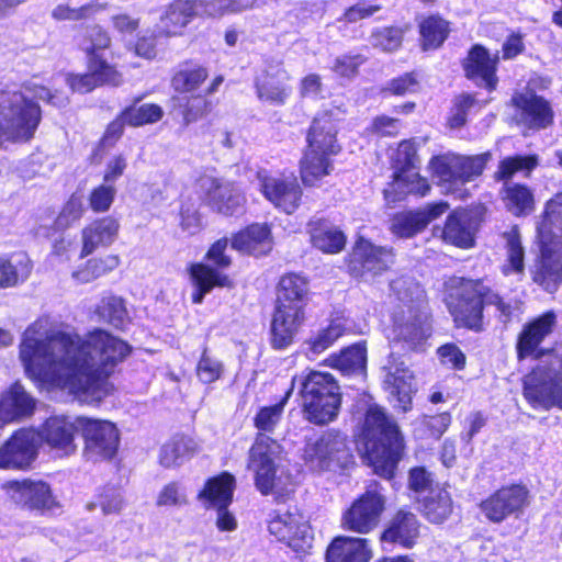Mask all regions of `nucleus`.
<instances>
[{"label":"nucleus","mask_w":562,"mask_h":562,"mask_svg":"<svg viewBox=\"0 0 562 562\" xmlns=\"http://www.w3.org/2000/svg\"><path fill=\"white\" fill-rule=\"evenodd\" d=\"M120 262L114 254L92 257L72 272V278L79 283H89L115 270Z\"/></svg>","instance_id":"obj_49"},{"label":"nucleus","mask_w":562,"mask_h":562,"mask_svg":"<svg viewBox=\"0 0 562 562\" xmlns=\"http://www.w3.org/2000/svg\"><path fill=\"white\" fill-rule=\"evenodd\" d=\"M1 490L16 508L45 515L59 507L50 485L30 477L4 481Z\"/></svg>","instance_id":"obj_14"},{"label":"nucleus","mask_w":562,"mask_h":562,"mask_svg":"<svg viewBox=\"0 0 562 562\" xmlns=\"http://www.w3.org/2000/svg\"><path fill=\"white\" fill-rule=\"evenodd\" d=\"M308 305L274 300L269 328V345L272 349L284 350L293 345L308 319Z\"/></svg>","instance_id":"obj_16"},{"label":"nucleus","mask_w":562,"mask_h":562,"mask_svg":"<svg viewBox=\"0 0 562 562\" xmlns=\"http://www.w3.org/2000/svg\"><path fill=\"white\" fill-rule=\"evenodd\" d=\"M291 396L292 387H289L276 404L260 407L254 417V426L262 432H272L280 422L284 406Z\"/></svg>","instance_id":"obj_57"},{"label":"nucleus","mask_w":562,"mask_h":562,"mask_svg":"<svg viewBox=\"0 0 562 562\" xmlns=\"http://www.w3.org/2000/svg\"><path fill=\"white\" fill-rule=\"evenodd\" d=\"M258 179L259 192L279 212L292 215L302 205L304 191L293 172L280 176L263 175Z\"/></svg>","instance_id":"obj_23"},{"label":"nucleus","mask_w":562,"mask_h":562,"mask_svg":"<svg viewBox=\"0 0 562 562\" xmlns=\"http://www.w3.org/2000/svg\"><path fill=\"white\" fill-rule=\"evenodd\" d=\"M453 513V499L446 488H439L435 494H430L422 501V515L434 525H441Z\"/></svg>","instance_id":"obj_48"},{"label":"nucleus","mask_w":562,"mask_h":562,"mask_svg":"<svg viewBox=\"0 0 562 562\" xmlns=\"http://www.w3.org/2000/svg\"><path fill=\"white\" fill-rule=\"evenodd\" d=\"M210 77L209 68L193 59L183 60L170 78V86L175 92L181 94L192 93L201 89Z\"/></svg>","instance_id":"obj_44"},{"label":"nucleus","mask_w":562,"mask_h":562,"mask_svg":"<svg viewBox=\"0 0 562 562\" xmlns=\"http://www.w3.org/2000/svg\"><path fill=\"white\" fill-rule=\"evenodd\" d=\"M143 95L135 97L133 102L122 109L127 126L140 127L158 123L164 117V109L157 103H142Z\"/></svg>","instance_id":"obj_50"},{"label":"nucleus","mask_w":562,"mask_h":562,"mask_svg":"<svg viewBox=\"0 0 562 562\" xmlns=\"http://www.w3.org/2000/svg\"><path fill=\"white\" fill-rule=\"evenodd\" d=\"M268 531L278 542L285 544L295 553H308L313 547L312 528L296 507L284 513L274 510L268 520Z\"/></svg>","instance_id":"obj_18"},{"label":"nucleus","mask_w":562,"mask_h":562,"mask_svg":"<svg viewBox=\"0 0 562 562\" xmlns=\"http://www.w3.org/2000/svg\"><path fill=\"white\" fill-rule=\"evenodd\" d=\"M355 439L361 456L372 471L385 480L395 477L407 443L400 424L380 404H369L356 427Z\"/></svg>","instance_id":"obj_3"},{"label":"nucleus","mask_w":562,"mask_h":562,"mask_svg":"<svg viewBox=\"0 0 562 562\" xmlns=\"http://www.w3.org/2000/svg\"><path fill=\"white\" fill-rule=\"evenodd\" d=\"M348 331L346 324L340 318H334L321 328L314 336L306 341L308 350L315 355H319L333 347L336 341L344 337Z\"/></svg>","instance_id":"obj_54"},{"label":"nucleus","mask_w":562,"mask_h":562,"mask_svg":"<svg viewBox=\"0 0 562 562\" xmlns=\"http://www.w3.org/2000/svg\"><path fill=\"white\" fill-rule=\"evenodd\" d=\"M290 79V75L283 68L274 72L263 70L254 81L258 100L272 106L285 105L293 92Z\"/></svg>","instance_id":"obj_34"},{"label":"nucleus","mask_w":562,"mask_h":562,"mask_svg":"<svg viewBox=\"0 0 562 562\" xmlns=\"http://www.w3.org/2000/svg\"><path fill=\"white\" fill-rule=\"evenodd\" d=\"M385 382L390 387L391 395L397 401L396 409L400 413H408L413 408V396L411 383L405 376L394 373L386 375Z\"/></svg>","instance_id":"obj_61"},{"label":"nucleus","mask_w":562,"mask_h":562,"mask_svg":"<svg viewBox=\"0 0 562 562\" xmlns=\"http://www.w3.org/2000/svg\"><path fill=\"white\" fill-rule=\"evenodd\" d=\"M198 182L201 204L212 212L232 217L245 211L247 198L236 182L212 176L201 177Z\"/></svg>","instance_id":"obj_17"},{"label":"nucleus","mask_w":562,"mask_h":562,"mask_svg":"<svg viewBox=\"0 0 562 562\" xmlns=\"http://www.w3.org/2000/svg\"><path fill=\"white\" fill-rule=\"evenodd\" d=\"M499 196L505 210L515 217H527L536 211L533 190L526 183H506Z\"/></svg>","instance_id":"obj_42"},{"label":"nucleus","mask_w":562,"mask_h":562,"mask_svg":"<svg viewBox=\"0 0 562 562\" xmlns=\"http://www.w3.org/2000/svg\"><path fill=\"white\" fill-rule=\"evenodd\" d=\"M499 53H492L485 45L476 43L470 46L461 59L464 77L476 87L494 92L499 83Z\"/></svg>","instance_id":"obj_24"},{"label":"nucleus","mask_w":562,"mask_h":562,"mask_svg":"<svg viewBox=\"0 0 562 562\" xmlns=\"http://www.w3.org/2000/svg\"><path fill=\"white\" fill-rule=\"evenodd\" d=\"M30 261L13 263L8 257H0V289L15 288L31 274Z\"/></svg>","instance_id":"obj_58"},{"label":"nucleus","mask_w":562,"mask_h":562,"mask_svg":"<svg viewBox=\"0 0 562 562\" xmlns=\"http://www.w3.org/2000/svg\"><path fill=\"white\" fill-rule=\"evenodd\" d=\"M85 214V206L81 196L72 193L63 204L57 214L54 225L58 229H67L80 221Z\"/></svg>","instance_id":"obj_62"},{"label":"nucleus","mask_w":562,"mask_h":562,"mask_svg":"<svg viewBox=\"0 0 562 562\" xmlns=\"http://www.w3.org/2000/svg\"><path fill=\"white\" fill-rule=\"evenodd\" d=\"M303 460L313 471L324 472L331 468L347 469L353 463V452L348 436L337 428H329L303 448Z\"/></svg>","instance_id":"obj_11"},{"label":"nucleus","mask_w":562,"mask_h":562,"mask_svg":"<svg viewBox=\"0 0 562 562\" xmlns=\"http://www.w3.org/2000/svg\"><path fill=\"white\" fill-rule=\"evenodd\" d=\"M312 247L325 255L340 254L347 245V235L324 217L312 218L306 224Z\"/></svg>","instance_id":"obj_40"},{"label":"nucleus","mask_w":562,"mask_h":562,"mask_svg":"<svg viewBox=\"0 0 562 562\" xmlns=\"http://www.w3.org/2000/svg\"><path fill=\"white\" fill-rule=\"evenodd\" d=\"M509 104L514 109L517 125L529 131L547 130L554 124L555 114L550 100L533 90L515 92Z\"/></svg>","instance_id":"obj_21"},{"label":"nucleus","mask_w":562,"mask_h":562,"mask_svg":"<svg viewBox=\"0 0 562 562\" xmlns=\"http://www.w3.org/2000/svg\"><path fill=\"white\" fill-rule=\"evenodd\" d=\"M120 221L113 215L95 217L81 229V249L79 258L92 255L99 248L111 246L120 233Z\"/></svg>","instance_id":"obj_32"},{"label":"nucleus","mask_w":562,"mask_h":562,"mask_svg":"<svg viewBox=\"0 0 562 562\" xmlns=\"http://www.w3.org/2000/svg\"><path fill=\"white\" fill-rule=\"evenodd\" d=\"M537 166L538 157L535 154L507 156L499 160L493 179L504 184L512 183L510 180L517 172L522 171L529 175Z\"/></svg>","instance_id":"obj_52"},{"label":"nucleus","mask_w":562,"mask_h":562,"mask_svg":"<svg viewBox=\"0 0 562 562\" xmlns=\"http://www.w3.org/2000/svg\"><path fill=\"white\" fill-rule=\"evenodd\" d=\"M42 120L40 105L32 99L19 94L18 98L2 92L0 99V145L29 143L34 138Z\"/></svg>","instance_id":"obj_9"},{"label":"nucleus","mask_w":562,"mask_h":562,"mask_svg":"<svg viewBox=\"0 0 562 562\" xmlns=\"http://www.w3.org/2000/svg\"><path fill=\"white\" fill-rule=\"evenodd\" d=\"M172 110L182 120L184 127L206 119L212 112L213 104L203 93L184 97H172Z\"/></svg>","instance_id":"obj_46"},{"label":"nucleus","mask_w":562,"mask_h":562,"mask_svg":"<svg viewBox=\"0 0 562 562\" xmlns=\"http://www.w3.org/2000/svg\"><path fill=\"white\" fill-rule=\"evenodd\" d=\"M78 422L86 459L93 462L113 461L121 443V432L116 424L88 416H78Z\"/></svg>","instance_id":"obj_12"},{"label":"nucleus","mask_w":562,"mask_h":562,"mask_svg":"<svg viewBox=\"0 0 562 562\" xmlns=\"http://www.w3.org/2000/svg\"><path fill=\"white\" fill-rule=\"evenodd\" d=\"M505 241L506 258L501 266V272L504 277L513 274L524 276L526 269V250L522 245L520 228L514 224L509 229L502 233Z\"/></svg>","instance_id":"obj_45"},{"label":"nucleus","mask_w":562,"mask_h":562,"mask_svg":"<svg viewBox=\"0 0 562 562\" xmlns=\"http://www.w3.org/2000/svg\"><path fill=\"white\" fill-rule=\"evenodd\" d=\"M560 217H562V191L555 193L544 203L540 222L536 228V236L544 235L550 232L552 238H555L553 224L554 221Z\"/></svg>","instance_id":"obj_64"},{"label":"nucleus","mask_w":562,"mask_h":562,"mask_svg":"<svg viewBox=\"0 0 562 562\" xmlns=\"http://www.w3.org/2000/svg\"><path fill=\"white\" fill-rule=\"evenodd\" d=\"M483 222V214L475 209H457L448 214L442 227V239L461 249L475 245V235Z\"/></svg>","instance_id":"obj_26"},{"label":"nucleus","mask_w":562,"mask_h":562,"mask_svg":"<svg viewBox=\"0 0 562 562\" xmlns=\"http://www.w3.org/2000/svg\"><path fill=\"white\" fill-rule=\"evenodd\" d=\"M416 23L418 47L423 53L440 49L452 32V23L438 12L423 14Z\"/></svg>","instance_id":"obj_36"},{"label":"nucleus","mask_w":562,"mask_h":562,"mask_svg":"<svg viewBox=\"0 0 562 562\" xmlns=\"http://www.w3.org/2000/svg\"><path fill=\"white\" fill-rule=\"evenodd\" d=\"M387 499L378 482H372L341 512L340 528L349 533L367 536L375 531L386 510Z\"/></svg>","instance_id":"obj_10"},{"label":"nucleus","mask_w":562,"mask_h":562,"mask_svg":"<svg viewBox=\"0 0 562 562\" xmlns=\"http://www.w3.org/2000/svg\"><path fill=\"white\" fill-rule=\"evenodd\" d=\"M339 117L331 109L318 111L305 132V147L299 161V175L306 188L321 186L334 170L333 157L342 151L338 135Z\"/></svg>","instance_id":"obj_4"},{"label":"nucleus","mask_w":562,"mask_h":562,"mask_svg":"<svg viewBox=\"0 0 562 562\" xmlns=\"http://www.w3.org/2000/svg\"><path fill=\"white\" fill-rule=\"evenodd\" d=\"M236 479L233 473L222 471L205 480L202 488L196 494V499L202 503L205 509L215 507L225 508L234 501Z\"/></svg>","instance_id":"obj_38"},{"label":"nucleus","mask_w":562,"mask_h":562,"mask_svg":"<svg viewBox=\"0 0 562 562\" xmlns=\"http://www.w3.org/2000/svg\"><path fill=\"white\" fill-rule=\"evenodd\" d=\"M530 490L522 482L503 484L479 503V509L484 518L499 525L509 517L519 518L529 507Z\"/></svg>","instance_id":"obj_13"},{"label":"nucleus","mask_w":562,"mask_h":562,"mask_svg":"<svg viewBox=\"0 0 562 562\" xmlns=\"http://www.w3.org/2000/svg\"><path fill=\"white\" fill-rule=\"evenodd\" d=\"M372 558V541L351 535L335 536L325 550V562H370Z\"/></svg>","instance_id":"obj_33"},{"label":"nucleus","mask_w":562,"mask_h":562,"mask_svg":"<svg viewBox=\"0 0 562 562\" xmlns=\"http://www.w3.org/2000/svg\"><path fill=\"white\" fill-rule=\"evenodd\" d=\"M42 438L38 428L21 427L0 446V470L26 472L36 461Z\"/></svg>","instance_id":"obj_15"},{"label":"nucleus","mask_w":562,"mask_h":562,"mask_svg":"<svg viewBox=\"0 0 562 562\" xmlns=\"http://www.w3.org/2000/svg\"><path fill=\"white\" fill-rule=\"evenodd\" d=\"M423 90V74L418 69L402 72L391 78L381 88L383 97L402 98L417 94Z\"/></svg>","instance_id":"obj_51"},{"label":"nucleus","mask_w":562,"mask_h":562,"mask_svg":"<svg viewBox=\"0 0 562 562\" xmlns=\"http://www.w3.org/2000/svg\"><path fill=\"white\" fill-rule=\"evenodd\" d=\"M420 527L422 524L416 514L407 507H401L384 525L379 535V541L403 549H413L420 538Z\"/></svg>","instance_id":"obj_29"},{"label":"nucleus","mask_w":562,"mask_h":562,"mask_svg":"<svg viewBox=\"0 0 562 562\" xmlns=\"http://www.w3.org/2000/svg\"><path fill=\"white\" fill-rule=\"evenodd\" d=\"M270 441L273 442L269 437L258 434L248 452L247 467L254 472L255 485L263 496L274 491L277 481L278 468Z\"/></svg>","instance_id":"obj_27"},{"label":"nucleus","mask_w":562,"mask_h":562,"mask_svg":"<svg viewBox=\"0 0 562 562\" xmlns=\"http://www.w3.org/2000/svg\"><path fill=\"white\" fill-rule=\"evenodd\" d=\"M407 312V319L393 324L395 340L411 351H419L431 335V316L414 305H409Z\"/></svg>","instance_id":"obj_31"},{"label":"nucleus","mask_w":562,"mask_h":562,"mask_svg":"<svg viewBox=\"0 0 562 562\" xmlns=\"http://www.w3.org/2000/svg\"><path fill=\"white\" fill-rule=\"evenodd\" d=\"M257 0H204L206 19H220L254 9Z\"/></svg>","instance_id":"obj_59"},{"label":"nucleus","mask_w":562,"mask_h":562,"mask_svg":"<svg viewBox=\"0 0 562 562\" xmlns=\"http://www.w3.org/2000/svg\"><path fill=\"white\" fill-rule=\"evenodd\" d=\"M491 153L464 156L454 153L434 155L428 161V169L436 184L445 190L446 194L465 198L468 191L464 186L482 176Z\"/></svg>","instance_id":"obj_7"},{"label":"nucleus","mask_w":562,"mask_h":562,"mask_svg":"<svg viewBox=\"0 0 562 562\" xmlns=\"http://www.w3.org/2000/svg\"><path fill=\"white\" fill-rule=\"evenodd\" d=\"M297 383L301 412L306 422L326 426L335 422L342 405V392L338 380L329 372L308 370L291 380L292 391Z\"/></svg>","instance_id":"obj_5"},{"label":"nucleus","mask_w":562,"mask_h":562,"mask_svg":"<svg viewBox=\"0 0 562 562\" xmlns=\"http://www.w3.org/2000/svg\"><path fill=\"white\" fill-rule=\"evenodd\" d=\"M474 104H476V99L473 93L463 92L456 95L447 117V126L451 130L463 127L468 122V112Z\"/></svg>","instance_id":"obj_63"},{"label":"nucleus","mask_w":562,"mask_h":562,"mask_svg":"<svg viewBox=\"0 0 562 562\" xmlns=\"http://www.w3.org/2000/svg\"><path fill=\"white\" fill-rule=\"evenodd\" d=\"M86 58V72L66 75L65 81L72 92L86 94L100 87H119L123 83V75L117 65L109 61L104 54Z\"/></svg>","instance_id":"obj_20"},{"label":"nucleus","mask_w":562,"mask_h":562,"mask_svg":"<svg viewBox=\"0 0 562 562\" xmlns=\"http://www.w3.org/2000/svg\"><path fill=\"white\" fill-rule=\"evenodd\" d=\"M311 281L303 272L286 271L276 283V301L310 304L312 299Z\"/></svg>","instance_id":"obj_43"},{"label":"nucleus","mask_w":562,"mask_h":562,"mask_svg":"<svg viewBox=\"0 0 562 562\" xmlns=\"http://www.w3.org/2000/svg\"><path fill=\"white\" fill-rule=\"evenodd\" d=\"M79 431L78 416L72 420L67 416H52L38 429L42 445L59 451L63 456L75 453L77 445L76 434Z\"/></svg>","instance_id":"obj_30"},{"label":"nucleus","mask_w":562,"mask_h":562,"mask_svg":"<svg viewBox=\"0 0 562 562\" xmlns=\"http://www.w3.org/2000/svg\"><path fill=\"white\" fill-rule=\"evenodd\" d=\"M485 278L452 277L445 288V305L457 329L482 333L486 327L485 310L493 306L497 321L507 326L522 314L524 302L507 300L486 284Z\"/></svg>","instance_id":"obj_2"},{"label":"nucleus","mask_w":562,"mask_h":562,"mask_svg":"<svg viewBox=\"0 0 562 562\" xmlns=\"http://www.w3.org/2000/svg\"><path fill=\"white\" fill-rule=\"evenodd\" d=\"M35 408V398L25 391L19 381L11 383L0 394V420L3 423L23 420L32 416Z\"/></svg>","instance_id":"obj_37"},{"label":"nucleus","mask_w":562,"mask_h":562,"mask_svg":"<svg viewBox=\"0 0 562 562\" xmlns=\"http://www.w3.org/2000/svg\"><path fill=\"white\" fill-rule=\"evenodd\" d=\"M396 250L389 245H378L358 236L344 258L347 274L357 282L375 281L392 271Z\"/></svg>","instance_id":"obj_8"},{"label":"nucleus","mask_w":562,"mask_h":562,"mask_svg":"<svg viewBox=\"0 0 562 562\" xmlns=\"http://www.w3.org/2000/svg\"><path fill=\"white\" fill-rule=\"evenodd\" d=\"M419 162L418 144L415 138L402 139L390 159L392 173H396V177H400L401 172L419 169Z\"/></svg>","instance_id":"obj_53"},{"label":"nucleus","mask_w":562,"mask_h":562,"mask_svg":"<svg viewBox=\"0 0 562 562\" xmlns=\"http://www.w3.org/2000/svg\"><path fill=\"white\" fill-rule=\"evenodd\" d=\"M195 19H206L204 0H171L159 18V35L180 37Z\"/></svg>","instance_id":"obj_28"},{"label":"nucleus","mask_w":562,"mask_h":562,"mask_svg":"<svg viewBox=\"0 0 562 562\" xmlns=\"http://www.w3.org/2000/svg\"><path fill=\"white\" fill-rule=\"evenodd\" d=\"M199 451L195 440L186 434H176L162 445L159 463L164 468L178 467L184 458H191Z\"/></svg>","instance_id":"obj_47"},{"label":"nucleus","mask_w":562,"mask_h":562,"mask_svg":"<svg viewBox=\"0 0 562 562\" xmlns=\"http://www.w3.org/2000/svg\"><path fill=\"white\" fill-rule=\"evenodd\" d=\"M257 0H204L206 19H220L254 9Z\"/></svg>","instance_id":"obj_60"},{"label":"nucleus","mask_w":562,"mask_h":562,"mask_svg":"<svg viewBox=\"0 0 562 562\" xmlns=\"http://www.w3.org/2000/svg\"><path fill=\"white\" fill-rule=\"evenodd\" d=\"M522 395L533 409L562 411V355L559 357V370L542 376L535 370L522 381Z\"/></svg>","instance_id":"obj_25"},{"label":"nucleus","mask_w":562,"mask_h":562,"mask_svg":"<svg viewBox=\"0 0 562 562\" xmlns=\"http://www.w3.org/2000/svg\"><path fill=\"white\" fill-rule=\"evenodd\" d=\"M427 227V221L418 210L394 214L391 218L390 231L400 238H411Z\"/></svg>","instance_id":"obj_55"},{"label":"nucleus","mask_w":562,"mask_h":562,"mask_svg":"<svg viewBox=\"0 0 562 562\" xmlns=\"http://www.w3.org/2000/svg\"><path fill=\"white\" fill-rule=\"evenodd\" d=\"M132 352L127 340L101 327L83 336L55 330L44 339L25 333L19 346V359L30 380L89 404L114 393L110 379Z\"/></svg>","instance_id":"obj_1"},{"label":"nucleus","mask_w":562,"mask_h":562,"mask_svg":"<svg viewBox=\"0 0 562 562\" xmlns=\"http://www.w3.org/2000/svg\"><path fill=\"white\" fill-rule=\"evenodd\" d=\"M98 317L116 329H123L127 318L124 300L119 296L103 297L95 306Z\"/></svg>","instance_id":"obj_56"},{"label":"nucleus","mask_w":562,"mask_h":562,"mask_svg":"<svg viewBox=\"0 0 562 562\" xmlns=\"http://www.w3.org/2000/svg\"><path fill=\"white\" fill-rule=\"evenodd\" d=\"M431 186L428 179L422 176L417 170L401 172L400 177L392 173L391 181L383 190V195L387 204L395 205L404 201L408 195L426 196L429 194Z\"/></svg>","instance_id":"obj_39"},{"label":"nucleus","mask_w":562,"mask_h":562,"mask_svg":"<svg viewBox=\"0 0 562 562\" xmlns=\"http://www.w3.org/2000/svg\"><path fill=\"white\" fill-rule=\"evenodd\" d=\"M272 245V231L268 223H250L231 237L233 249L255 257L268 255Z\"/></svg>","instance_id":"obj_35"},{"label":"nucleus","mask_w":562,"mask_h":562,"mask_svg":"<svg viewBox=\"0 0 562 562\" xmlns=\"http://www.w3.org/2000/svg\"><path fill=\"white\" fill-rule=\"evenodd\" d=\"M554 240L550 232L536 236L538 252L530 267L531 281L550 294L562 284V256L554 250Z\"/></svg>","instance_id":"obj_22"},{"label":"nucleus","mask_w":562,"mask_h":562,"mask_svg":"<svg viewBox=\"0 0 562 562\" xmlns=\"http://www.w3.org/2000/svg\"><path fill=\"white\" fill-rule=\"evenodd\" d=\"M558 322L555 311L548 310L528 319L517 334L515 352L518 361L540 360L550 352L541 348L542 342L554 331Z\"/></svg>","instance_id":"obj_19"},{"label":"nucleus","mask_w":562,"mask_h":562,"mask_svg":"<svg viewBox=\"0 0 562 562\" xmlns=\"http://www.w3.org/2000/svg\"><path fill=\"white\" fill-rule=\"evenodd\" d=\"M323 364L339 371L342 375H357L367 369V346L364 341H358L331 352L323 360Z\"/></svg>","instance_id":"obj_41"},{"label":"nucleus","mask_w":562,"mask_h":562,"mask_svg":"<svg viewBox=\"0 0 562 562\" xmlns=\"http://www.w3.org/2000/svg\"><path fill=\"white\" fill-rule=\"evenodd\" d=\"M231 239L226 236L213 241L203 256V260L193 261L187 266V273L192 288L190 300L200 305L215 289H233L234 280L225 270L233 265V258L227 254Z\"/></svg>","instance_id":"obj_6"}]
</instances>
